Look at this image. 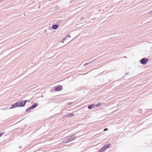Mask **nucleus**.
I'll use <instances>...</instances> for the list:
<instances>
[{
  "mask_svg": "<svg viewBox=\"0 0 152 152\" xmlns=\"http://www.w3.org/2000/svg\"><path fill=\"white\" fill-rule=\"evenodd\" d=\"M27 102H29V100H24V101H22V100H20L11 105V107L9 108V109H11L17 107H23L25 106Z\"/></svg>",
  "mask_w": 152,
  "mask_h": 152,
  "instance_id": "nucleus-1",
  "label": "nucleus"
},
{
  "mask_svg": "<svg viewBox=\"0 0 152 152\" xmlns=\"http://www.w3.org/2000/svg\"><path fill=\"white\" fill-rule=\"evenodd\" d=\"M76 137V136L75 134L69 135L64 138L62 141V142L63 143H66L69 142L74 140Z\"/></svg>",
  "mask_w": 152,
  "mask_h": 152,
  "instance_id": "nucleus-2",
  "label": "nucleus"
},
{
  "mask_svg": "<svg viewBox=\"0 0 152 152\" xmlns=\"http://www.w3.org/2000/svg\"><path fill=\"white\" fill-rule=\"evenodd\" d=\"M148 61V59L147 58H144L141 59L140 61V62L143 65L145 64Z\"/></svg>",
  "mask_w": 152,
  "mask_h": 152,
  "instance_id": "nucleus-3",
  "label": "nucleus"
},
{
  "mask_svg": "<svg viewBox=\"0 0 152 152\" xmlns=\"http://www.w3.org/2000/svg\"><path fill=\"white\" fill-rule=\"evenodd\" d=\"M62 86L61 85H59L55 87L54 90L56 91H60L62 89Z\"/></svg>",
  "mask_w": 152,
  "mask_h": 152,
  "instance_id": "nucleus-4",
  "label": "nucleus"
},
{
  "mask_svg": "<svg viewBox=\"0 0 152 152\" xmlns=\"http://www.w3.org/2000/svg\"><path fill=\"white\" fill-rule=\"evenodd\" d=\"M58 25L57 24H54L52 26V28L53 29H56L58 28Z\"/></svg>",
  "mask_w": 152,
  "mask_h": 152,
  "instance_id": "nucleus-5",
  "label": "nucleus"
},
{
  "mask_svg": "<svg viewBox=\"0 0 152 152\" xmlns=\"http://www.w3.org/2000/svg\"><path fill=\"white\" fill-rule=\"evenodd\" d=\"M95 107V105L94 104L89 105L88 106V108L89 109H91Z\"/></svg>",
  "mask_w": 152,
  "mask_h": 152,
  "instance_id": "nucleus-6",
  "label": "nucleus"
},
{
  "mask_svg": "<svg viewBox=\"0 0 152 152\" xmlns=\"http://www.w3.org/2000/svg\"><path fill=\"white\" fill-rule=\"evenodd\" d=\"M38 105V104L37 103H34L31 106V107L32 109H34L37 107Z\"/></svg>",
  "mask_w": 152,
  "mask_h": 152,
  "instance_id": "nucleus-7",
  "label": "nucleus"
},
{
  "mask_svg": "<svg viewBox=\"0 0 152 152\" xmlns=\"http://www.w3.org/2000/svg\"><path fill=\"white\" fill-rule=\"evenodd\" d=\"M110 146V144H107L104 146V148H105L106 150Z\"/></svg>",
  "mask_w": 152,
  "mask_h": 152,
  "instance_id": "nucleus-8",
  "label": "nucleus"
},
{
  "mask_svg": "<svg viewBox=\"0 0 152 152\" xmlns=\"http://www.w3.org/2000/svg\"><path fill=\"white\" fill-rule=\"evenodd\" d=\"M110 146V144H107L104 146V148H105L106 150Z\"/></svg>",
  "mask_w": 152,
  "mask_h": 152,
  "instance_id": "nucleus-9",
  "label": "nucleus"
},
{
  "mask_svg": "<svg viewBox=\"0 0 152 152\" xmlns=\"http://www.w3.org/2000/svg\"><path fill=\"white\" fill-rule=\"evenodd\" d=\"M74 114L69 113L66 115V116L67 117H71L74 115Z\"/></svg>",
  "mask_w": 152,
  "mask_h": 152,
  "instance_id": "nucleus-10",
  "label": "nucleus"
},
{
  "mask_svg": "<svg viewBox=\"0 0 152 152\" xmlns=\"http://www.w3.org/2000/svg\"><path fill=\"white\" fill-rule=\"evenodd\" d=\"M32 109V108H31V106H30V107H29L28 108H27L26 110L25 111H26V112H28L30 111V110H31Z\"/></svg>",
  "mask_w": 152,
  "mask_h": 152,
  "instance_id": "nucleus-11",
  "label": "nucleus"
},
{
  "mask_svg": "<svg viewBox=\"0 0 152 152\" xmlns=\"http://www.w3.org/2000/svg\"><path fill=\"white\" fill-rule=\"evenodd\" d=\"M68 37V36H66L65 37L63 38L61 40V42H64V41H65V40H66Z\"/></svg>",
  "mask_w": 152,
  "mask_h": 152,
  "instance_id": "nucleus-12",
  "label": "nucleus"
},
{
  "mask_svg": "<svg viewBox=\"0 0 152 152\" xmlns=\"http://www.w3.org/2000/svg\"><path fill=\"white\" fill-rule=\"evenodd\" d=\"M102 103L100 102H99L96 105H95V106L96 107H98L102 105Z\"/></svg>",
  "mask_w": 152,
  "mask_h": 152,
  "instance_id": "nucleus-13",
  "label": "nucleus"
},
{
  "mask_svg": "<svg viewBox=\"0 0 152 152\" xmlns=\"http://www.w3.org/2000/svg\"><path fill=\"white\" fill-rule=\"evenodd\" d=\"M100 150L102 151H105V150H106V149L105 148H104V146H103V147H102L100 149Z\"/></svg>",
  "mask_w": 152,
  "mask_h": 152,
  "instance_id": "nucleus-14",
  "label": "nucleus"
},
{
  "mask_svg": "<svg viewBox=\"0 0 152 152\" xmlns=\"http://www.w3.org/2000/svg\"><path fill=\"white\" fill-rule=\"evenodd\" d=\"M91 63V61H90V62H88V63H86L83 64V66H86Z\"/></svg>",
  "mask_w": 152,
  "mask_h": 152,
  "instance_id": "nucleus-15",
  "label": "nucleus"
},
{
  "mask_svg": "<svg viewBox=\"0 0 152 152\" xmlns=\"http://www.w3.org/2000/svg\"><path fill=\"white\" fill-rule=\"evenodd\" d=\"M148 14L150 15H152V11H151L150 12H148Z\"/></svg>",
  "mask_w": 152,
  "mask_h": 152,
  "instance_id": "nucleus-16",
  "label": "nucleus"
},
{
  "mask_svg": "<svg viewBox=\"0 0 152 152\" xmlns=\"http://www.w3.org/2000/svg\"><path fill=\"white\" fill-rule=\"evenodd\" d=\"M4 132H1L0 133V137L3 134Z\"/></svg>",
  "mask_w": 152,
  "mask_h": 152,
  "instance_id": "nucleus-17",
  "label": "nucleus"
},
{
  "mask_svg": "<svg viewBox=\"0 0 152 152\" xmlns=\"http://www.w3.org/2000/svg\"><path fill=\"white\" fill-rule=\"evenodd\" d=\"M73 103V102H70V103H69L68 104L69 105H72V104Z\"/></svg>",
  "mask_w": 152,
  "mask_h": 152,
  "instance_id": "nucleus-18",
  "label": "nucleus"
},
{
  "mask_svg": "<svg viewBox=\"0 0 152 152\" xmlns=\"http://www.w3.org/2000/svg\"><path fill=\"white\" fill-rule=\"evenodd\" d=\"M108 130V129L107 128L104 129V131H106Z\"/></svg>",
  "mask_w": 152,
  "mask_h": 152,
  "instance_id": "nucleus-19",
  "label": "nucleus"
},
{
  "mask_svg": "<svg viewBox=\"0 0 152 152\" xmlns=\"http://www.w3.org/2000/svg\"><path fill=\"white\" fill-rule=\"evenodd\" d=\"M128 74H129V73H128V72H126V73H125V75H128Z\"/></svg>",
  "mask_w": 152,
  "mask_h": 152,
  "instance_id": "nucleus-20",
  "label": "nucleus"
},
{
  "mask_svg": "<svg viewBox=\"0 0 152 152\" xmlns=\"http://www.w3.org/2000/svg\"><path fill=\"white\" fill-rule=\"evenodd\" d=\"M97 152H103L102 151H101L100 150Z\"/></svg>",
  "mask_w": 152,
  "mask_h": 152,
  "instance_id": "nucleus-21",
  "label": "nucleus"
},
{
  "mask_svg": "<svg viewBox=\"0 0 152 152\" xmlns=\"http://www.w3.org/2000/svg\"><path fill=\"white\" fill-rule=\"evenodd\" d=\"M68 36V37H70V36H69V35H68V36Z\"/></svg>",
  "mask_w": 152,
  "mask_h": 152,
  "instance_id": "nucleus-22",
  "label": "nucleus"
},
{
  "mask_svg": "<svg viewBox=\"0 0 152 152\" xmlns=\"http://www.w3.org/2000/svg\"><path fill=\"white\" fill-rule=\"evenodd\" d=\"M19 148H21V146H19Z\"/></svg>",
  "mask_w": 152,
  "mask_h": 152,
  "instance_id": "nucleus-23",
  "label": "nucleus"
},
{
  "mask_svg": "<svg viewBox=\"0 0 152 152\" xmlns=\"http://www.w3.org/2000/svg\"><path fill=\"white\" fill-rule=\"evenodd\" d=\"M141 111H142V110H140V112H141Z\"/></svg>",
  "mask_w": 152,
  "mask_h": 152,
  "instance_id": "nucleus-24",
  "label": "nucleus"
},
{
  "mask_svg": "<svg viewBox=\"0 0 152 152\" xmlns=\"http://www.w3.org/2000/svg\"><path fill=\"white\" fill-rule=\"evenodd\" d=\"M124 57L125 58V57H126V56H124Z\"/></svg>",
  "mask_w": 152,
  "mask_h": 152,
  "instance_id": "nucleus-25",
  "label": "nucleus"
}]
</instances>
